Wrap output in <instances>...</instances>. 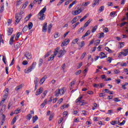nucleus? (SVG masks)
<instances>
[{
  "instance_id": "nucleus-39",
  "label": "nucleus",
  "mask_w": 128,
  "mask_h": 128,
  "mask_svg": "<svg viewBox=\"0 0 128 128\" xmlns=\"http://www.w3.org/2000/svg\"><path fill=\"white\" fill-rule=\"evenodd\" d=\"M68 106H70V104H64L63 106H62L60 108L61 110H64V108H68Z\"/></svg>"
},
{
  "instance_id": "nucleus-50",
  "label": "nucleus",
  "mask_w": 128,
  "mask_h": 128,
  "mask_svg": "<svg viewBox=\"0 0 128 128\" xmlns=\"http://www.w3.org/2000/svg\"><path fill=\"white\" fill-rule=\"evenodd\" d=\"M120 72V71L118 70H114V74H118Z\"/></svg>"
},
{
  "instance_id": "nucleus-43",
  "label": "nucleus",
  "mask_w": 128,
  "mask_h": 128,
  "mask_svg": "<svg viewBox=\"0 0 128 128\" xmlns=\"http://www.w3.org/2000/svg\"><path fill=\"white\" fill-rule=\"evenodd\" d=\"M79 40H80V38H75V39H74V40H72V43L74 44H76V42H78Z\"/></svg>"
},
{
  "instance_id": "nucleus-22",
  "label": "nucleus",
  "mask_w": 128,
  "mask_h": 128,
  "mask_svg": "<svg viewBox=\"0 0 128 128\" xmlns=\"http://www.w3.org/2000/svg\"><path fill=\"white\" fill-rule=\"evenodd\" d=\"M28 30H32V26H34V24H32V22H30L28 24Z\"/></svg>"
},
{
  "instance_id": "nucleus-62",
  "label": "nucleus",
  "mask_w": 128,
  "mask_h": 128,
  "mask_svg": "<svg viewBox=\"0 0 128 128\" xmlns=\"http://www.w3.org/2000/svg\"><path fill=\"white\" fill-rule=\"evenodd\" d=\"M30 16H32L31 14H29L28 16L26 17L25 20H28L30 18Z\"/></svg>"
},
{
  "instance_id": "nucleus-48",
  "label": "nucleus",
  "mask_w": 128,
  "mask_h": 128,
  "mask_svg": "<svg viewBox=\"0 0 128 128\" xmlns=\"http://www.w3.org/2000/svg\"><path fill=\"white\" fill-rule=\"evenodd\" d=\"M114 102H120V100L119 98H116L114 99Z\"/></svg>"
},
{
  "instance_id": "nucleus-27",
  "label": "nucleus",
  "mask_w": 128,
  "mask_h": 128,
  "mask_svg": "<svg viewBox=\"0 0 128 128\" xmlns=\"http://www.w3.org/2000/svg\"><path fill=\"white\" fill-rule=\"evenodd\" d=\"M90 4V2L88 1L86 2H83L82 6H88Z\"/></svg>"
},
{
  "instance_id": "nucleus-9",
  "label": "nucleus",
  "mask_w": 128,
  "mask_h": 128,
  "mask_svg": "<svg viewBox=\"0 0 128 128\" xmlns=\"http://www.w3.org/2000/svg\"><path fill=\"white\" fill-rule=\"evenodd\" d=\"M14 32V28H8L7 29L8 36H12Z\"/></svg>"
},
{
  "instance_id": "nucleus-59",
  "label": "nucleus",
  "mask_w": 128,
  "mask_h": 128,
  "mask_svg": "<svg viewBox=\"0 0 128 128\" xmlns=\"http://www.w3.org/2000/svg\"><path fill=\"white\" fill-rule=\"evenodd\" d=\"M105 50L108 52H112V50L110 49L108 47H106Z\"/></svg>"
},
{
  "instance_id": "nucleus-3",
  "label": "nucleus",
  "mask_w": 128,
  "mask_h": 128,
  "mask_svg": "<svg viewBox=\"0 0 128 128\" xmlns=\"http://www.w3.org/2000/svg\"><path fill=\"white\" fill-rule=\"evenodd\" d=\"M60 47H57L54 52V54L52 55L48 58V60H54V57L58 56V52L60 50Z\"/></svg>"
},
{
  "instance_id": "nucleus-15",
  "label": "nucleus",
  "mask_w": 128,
  "mask_h": 128,
  "mask_svg": "<svg viewBox=\"0 0 128 128\" xmlns=\"http://www.w3.org/2000/svg\"><path fill=\"white\" fill-rule=\"evenodd\" d=\"M100 4V0H94L93 1L92 7L94 8L96 6H98Z\"/></svg>"
},
{
  "instance_id": "nucleus-31",
  "label": "nucleus",
  "mask_w": 128,
  "mask_h": 128,
  "mask_svg": "<svg viewBox=\"0 0 128 128\" xmlns=\"http://www.w3.org/2000/svg\"><path fill=\"white\" fill-rule=\"evenodd\" d=\"M112 126H114V124H120V121H116V120H112L110 122Z\"/></svg>"
},
{
  "instance_id": "nucleus-38",
  "label": "nucleus",
  "mask_w": 128,
  "mask_h": 128,
  "mask_svg": "<svg viewBox=\"0 0 128 128\" xmlns=\"http://www.w3.org/2000/svg\"><path fill=\"white\" fill-rule=\"evenodd\" d=\"M32 118V115H30V114H28L27 115L26 118L28 120H30Z\"/></svg>"
},
{
  "instance_id": "nucleus-35",
  "label": "nucleus",
  "mask_w": 128,
  "mask_h": 128,
  "mask_svg": "<svg viewBox=\"0 0 128 128\" xmlns=\"http://www.w3.org/2000/svg\"><path fill=\"white\" fill-rule=\"evenodd\" d=\"M76 4V0L74 1L71 4L69 5L68 8H72V6H74V4Z\"/></svg>"
},
{
  "instance_id": "nucleus-25",
  "label": "nucleus",
  "mask_w": 128,
  "mask_h": 128,
  "mask_svg": "<svg viewBox=\"0 0 128 128\" xmlns=\"http://www.w3.org/2000/svg\"><path fill=\"white\" fill-rule=\"evenodd\" d=\"M22 34V32H18L17 34L16 35V36L15 37V40H18V38H20V36Z\"/></svg>"
},
{
  "instance_id": "nucleus-33",
  "label": "nucleus",
  "mask_w": 128,
  "mask_h": 128,
  "mask_svg": "<svg viewBox=\"0 0 128 128\" xmlns=\"http://www.w3.org/2000/svg\"><path fill=\"white\" fill-rule=\"evenodd\" d=\"M38 82H40V80L38 78H35V80H34V84L35 85L38 84Z\"/></svg>"
},
{
  "instance_id": "nucleus-60",
  "label": "nucleus",
  "mask_w": 128,
  "mask_h": 128,
  "mask_svg": "<svg viewBox=\"0 0 128 128\" xmlns=\"http://www.w3.org/2000/svg\"><path fill=\"white\" fill-rule=\"evenodd\" d=\"M16 122V117H15L12 119V124H14Z\"/></svg>"
},
{
  "instance_id": "nucleus-34",
  "label": "nucleus",
  "mask_w": 128,
  "mask_h": 128,
  "mask_svg": "<svg viewBox=\"0 0 128 128\" xmlns=\"http://www.w3.org/2000/svg\"><path fill=\"white\" fill-rule=\"evenodd\" d=\"M37 120H38V116H33V118H32L33 124H34V122H36Z\"/></svg>"
},
{
  "instance_id": "nucleus-20",
  "label": "nucleus",
  "mask_w": 128,
  "mask_h": 128,
  "mask_svg": "<svg viewBox=\"0 0 128 128\" xmlns=\"http://www.w3.org/2000/svg\"><path fill=\"white\" fill-rule=\"evenodd\" d=\"M28 2L26 1L22 6L21 10H24L28 6Z\"/></svg>"
},
{
  "instance_id": "nucleus-46",
  "label": "nucleus",
  "mask_w": 128,
  "mask_h": 128,
  "mask_svg": "<svg viewBox=\"0 0 128 128\" xmlns=\"http://www.w3.org/2000/svg\"><path fill=\"white\" fill-rule=\"evenodd\" d=\"M28 30V26H26L23 28L22 30H23L24 32H26V30Z\"/></svg>"
},
{
  "instance_id": "nucleus-41",
  "label": "nucleus",
  "mask_w": 128,
  "mask_h": 128,
  "mask_svg": "<svg viewBox=\"0 0 128 128\" xmlns=\"http://www.w3.org/2000/svg\"><path fill=\"white\" fill-rule=\"evenodd\" d=\"M42 62H44V60H42V58H40L38 62L39 66H42Z\"/></svg>"
},
{
  "instance_id": "nucleus-17",
  "label": "nucleus",
  "mask_w": 128,
  "mask_h": 128,
  "mask_svg": "<svg viewBox=\"0 0 128 128\" xmlns=\"http://www.w3.org/2000/svg\"><path fill=\"white\" fill-rule=\"evenodd\" d=\"M0 118H1L2 119V124H4V118H6V116H4V114H1L0 115Z\"/></svg>"
},
{
  "instance_id": "nucleus-64",
  "label": "nucleus",
  "mask_w": 128,
  "mask_h": 128,
  "mask_svg": "<svg viewBox=\"0 0 128 128\" xmlns=\"http://www.w3.org/2000/svg\"><path fill=\"white\" fill-rule=\"evenodd\" d=\"M50 54V51L47 52V54L45 55L44 58H48Z\"/></svg>"
},
{
  "instance_id": "nucleus-37",
  "label": "nucleus",
  "mask_w": 128,
  "mask_h": 128,
  "mask_svg": "<svg viewBox=\"0 0 128 128\" xmlns=\"http://www.w3.org/2000/svg\"><path fill=\"white\" fill-rule=\"evenodd\" d=\"M78 19L77 17H75L71 21V24H76V20Z\"/></svg>"
},
{
  "instance_id": "nucleus-51",
  "label": "nucleus",
  "mask_w": 128,
  "mask_h": 128,
  "mask_svg": "<svg viewBox=\"0 0 128 128\" xmlns=\"http://www.w3.org/2000/svg\"><path fill=\"white\" fill-rule=\"evenodd\" d=\"M107 60H108V62H109V64H110V62H112V58L108 57L107 58Z\"/></svg>"
},
{
  "instance_id": "nucleus-2",
  "label": "nucleus",
  "mask_w": 128,
  "mask_h": 128,
  "mask_svg": "<svg viewBox=\"0 0 128 128\" xmlns=\"http://www.w3.org/2000/svg\"><path fill=\"white\" fill-rule=\"evenodd\" d=\"M64 92H66V90L64 88H62L56 90L54 92V94L56 96H62Z\"/></svg>"
},
{
  "instance_id": "nucleus-55",
  "label": "nucleus",
  "mask_w": 128,
  "mask_h": 128,
  "mask_svg": "<svg viewBox=\"0 0 128 128\" xmlns=\"http://www.w3.org/2000/svg\"><path fill=\"white\" fill-rule=\"evenodd\" d=\"M46 94H48V90H47L44 91V92L42 94V96H43V98H44V96H46Z\"/></svg>"
},
{
  "instance_id": "nucleus-49",
  "label": "nucleus",
  "mask_w": 128,
  "mask_h": 128,
  "mask_svg": "<svg viewBox=\"0 0 128 128\" xmlns=\"http://www.w3.org/2000/svg\"><path fill=\"white\" fill-rule=\"evenodd\" d=\"M20 44H18L14 45V48L16 50H18V48H20Z\"/></svg>"
},
{
  "instance_id": "nucleus-23",
  "label": "nucleus",
  "mask_w": 128,
  "mask_h": 128,
  "mask_svg": "<svg viewBox=\"0 0 128 128\" xmlns=\"http://www.w3.org/2000/svg\"><path fill=\"white\" fill-rule=\"evenodd\" d=\"M32 68L30 67L28 70L26 69L24 70V72L26 74H28V72H30L32 70Z\"/></svg>"
},
{
  "instance_id": "nucleus-19",
  "label": "nucleus",
  "mask_w": 128,
  "mask_h": 128,
  "mask_svg": "<svg viewBox=\"0 0 128 128\" xmlns=\"http://www.w3.org/2000/svg\"><path fill=\"white\" fill-rule=\"evenodd\" d=\"M90 34V30H88L86 34L82 36V38H86V36H88Z\"/></svg>"
},
{
  "instance_id": "nucleus-21",
  "label": "nucleus",
  "mask_w": 128,
  "mask_h": 128,
  "mask_svg": "<svg viewBox=\"0 0 128 128\" xmlns=\"http://www.w3.org/2000/svg\"><path fill=\"white\" fill-rule=\"evenodd\" d=\"M23 87H24L23 84L19 85L16 88V90H22V88Z\"/></svg>"
},
{
  "instance_id": "nucleus-6",
  "label": "nucleus",
  "mask_w": 128,
  "mask_h": 128,
  "mask_svg": "<svg viewBox=\"0 0 128 128\" xmlns=\"http://www.w3.org/2000/svg\"><path fill=\"white\" fill-rule=\"evenodd\" d=\"M24 56L26 58V60H32V54L30 52H26L24 54Z\"/></svg>"
},
{
  "instance_id": "nucleus-5",
  "label": "nucleus",
  "mask_w": 128,
  "mask_h": 128,
  "mask_svg": "<svg viewBox=\"0 0 128 128\" xmlns=\"http://www.w3.org/2000/svg\"><path fill=\"white\" fill-rule=\"evenodd\" d=\"M128 55V48L126 50H124L122 52L120 53L118 58H120V56H126Z\"/></svg>"
},
{
  "instance_id": "nucleus-54",
  "label": "nucleus",
  "mask_w": 128,
  "mask_h": 128,
  "mask_svg": "<svg viewBox=\"0 0 128 128\" xmlns=\"http://www.w3.org/2000/svg\"><path fill=\"white\" fill-rule=\"evenodd\" d=\"M78 24H80V22H77L76 24H74L72 26L73 28H76V26H78Z\"/></svg>"
},
{
  "instance_id": "nucleus-57",
  "label": "nucleus",
  "mask_w": 128,
  "mask_h": 128,
  "mask_svg": "<svg viewBox=\"0 0 128 128\" xmlns=\"http://www.w3.org/2000/svg\"><path fill=\"white\" fill-rule=\"evenodd\" d=\"M116 66H118V68H120V66H122V62H118L116 64Z\"/></svg>"
},
{
  "instance_id": "nucleus-52",
  "label": "nucleus",
  "mask_w": 128,
  "mask_h": 128,
  "mask_svg": "<svg viewBox=\"0 0 128 128\" xmlns=\"http://www.w3.org/2000/svg\"><path fill=\"white\" fill-rule=\"evenodd\" d=\"M104 32H101L100 33V38H104Z\"/></svg>"
},
{
  "instance_id": "nucleus-12",
  "label": "nucleus",
  "mask_w": 128,
  "mask_h": 128,
  "mask_svg": "<svg viewBox=\"0 0 128 128\" xmlns=\"http://www.w3.org/2000/svg\"><path fill=\"white\" fill-rule=\"evenodd\" d=\"M5 94L3 96V98L2 100H6V98H8V89H6V90L4 91Z\"/></svg>"
},
{
  "instance_id": "nucleus-44",
  "label": "nucleus",
  "mask_w": 128,
  "mask_h": 128,
  "mask_svg": "<svg viewBox=\"0 0 128 128\" xmlns=\"http://www.w3.org/2000/svg\"><path fill=\"white\" fill-rule=\"evenodd\" d=\"M100 40H96L95 41L94 44L95 46H98V44H100Z\"/></svg>"
},
{
  "instance_id": "nucleus-29",
  "label": "nucleus",
  "mask_w": 128,
  "mask_h": 128,
  "mask_svg": "<svg viewBox=\"0 0 128 128\" xmlns=\"http://www.w3.org/2000/svg\"><path fill=\"white\" fill-rule=\"evenodd\" d=\"M94 88H102V84H94Z\"/></svg>"
},
{
  "instance_id": "nucleus-56",
  "label": "nucleus",
  "mask_w": 128,
  "mask_h": 128,
  "mask_svg": "<svg viewBox=\"0 0 128 128\" xmlns=\"http://www.w3.org/2000/svg\"><path fill=\"white\" fill-rule=\"evenodd\" d=\"M63 100H64V98H61L59 100H58L57 104H62V102Z\"/></svg>"
},
{
  "instance_id": "nucleus-61",
  "label": "nucleus",
  "mask_w": 128,
  "mask_h": 128,
  "mask_svg": "<svg viewBox=\"0 0 128 128\" xmlns=\"http://www.w3.org/2000/svg\"><path fill=\"white\" fill-rule=\"evenodd\" d=\"M66 64H64L62 66L61 68L63 70H66Z\"/></svg>"
},
{
  "instance_id": "nucleus-63",
  "label": "nucleus",
  "mask_w": 128,
  "mask_h": 128,
  "mask_svg": "<svg viewBox=\"0 0 128 128\" xmlns=\"http://www.w3.org/2000/svg\"><path fill=\"white\" fill-rule=\"evenodd\" d=\"M114 14H116V12H110V16H112L113 18H114Z\"/></svg>"
},
{
  "instance_id": "nucleus-58",
  "label": "nucleus",
  "mask_w": 128,
  "mask_h": 128,
  "mask_svg": "<svg viewBox=\"0 0 128 128\" xmlns=\"http://www.w3.org/2000/svg\"><path fill=\"white\" fill-rule=\"evenodd\" d=\"M4 6H2L0 9V12H4Z\"/></svg>"
},
{
  "instance_id": "nucleus-36",
  "label": "nucleus",
  "mask_w": 128,
  "mask_h": 128,
  "mask_svg": "<svg viewBox=\"0 0 128 128\" xmlns=\"http://www.w3.org/2000/svg\"><path fill=\"white\" fill-rule=\"evenodd\" d=\"M90 24V20H88V22H86L84 24V26H83V28H86L87 26H88V25Z\"/></svg>"
},
{
  "instance_id": "nucleus-18",
  "label": "nucleus",
  "mask_w": 128,
  "mask_h": 128,
  "mask_svg": "<svg viewBox=\"0 0 128 128\" xmlns=\"http://www.w3.org/2000/svg\"><path fill=\"white\" fill-rule=\"evenodd\" d=\"M48 24H46L45 25H44L42 27V31L43 32H46V30H48Z\"/></svg>"
},
{
  "instance_id": "nucleus-42",
  "label": "nucleus",
  "mask_w": 128,
  "mask_h": 128,
  "mask_svg": "<svg viewBox=\"0 0 128 128\" xmlns=\"http://www.w3.org/2000/svg\"><path fill=\"white\" fill-rule=\"evenodd\" d=\"M100 12H104V6H101L100 8L98 9Z\"/></svg>"
},
{
  "instance_id": "nucleus-40",
  "label": "nucleus",
  "mask_w": 128,
  "mask_h": 128,
  "mask_svg": "<svg viewBox=\"0 0 128 128\" xmlns=\"http://www.w3.org/2000/svg\"><path fill=\"white\" fill-rule=\"evenodd\" d=\"M86 56V52H84V53H82V55L81 56L80 58V60H84V56Z\"/></svg>"
},
{
  "instance_id": "nucleus-10",
  "label": "nucleus",
  "mask_w": 128,
  "mask_h": 128,
  "mask_svg": "<svg viewBox=\"0 0 128 128\" xmlns=\"http://www.w3.org/2000/svg\"><path fill=\"white\" fill-rule=\"evenodd\" d=\"M14 36H16V35L14 34H12V35L10 41H9V44H10L12 46V44H14Z\"/></svg>"
},
{
  "instance_id": "nucleus-53",
  "label": "nucleus",
  "mask_w": 128,
  "mask_h": 128,
  "mask_svg": "<svg viewBox=\"0 0 128 128\" xmlns=\"http://www.w3.org/2000/svg\"><path fill=\"white\" fill-rule=\"evenodd\" d=\"M28 64V62L26 60H24L22 62V64H23V66H26Z\"/></svg>"
},
{
  "instance_id": "nucleus-47",
  "label": "nucleus",
  "mask_w": 128,
  "mask_h": 128,
  "mask_svg": "<svg viewBox=\"0 0 128 128\" xmlns=\"http://www.w3.org/2000/svg\"><path fill=\"white\" fill-rule=\"evenodd\" d=\"M84 46V41H82L81 42V44L80 45H79V48H79V50H80V48H82Z\"/></svg>"
},
{
  "instance_id": "nucleus-24",
  "label": "nucleus",
  "mask_w": 128,
  "mask_h": 128,
  "mask_svg": "<svg viewBox=\"0 0 128 128\" xmlns=\"http://www.w3.org/2000/svg\"><path fill=\"white\" fill-rule=\"evenodd\" d=\"M74 84H76V81H72L70 83V90H72V86H74Z\"/></svg>"
},
{
  "instance_id": "nucleus-28",
  "label": "nucleus",
  "mask_w": 128,
  "mask_h": 128,
  "mask_svg": "<svg viewBox=\"0 0 128 128\" xmlns=\"http://www.w3.org/2000/svg\"><path fill=\"white\" fill-rule=\"evenodd\" d=\"M36 62H33L30 67L34 70L36 68Z\"/></svg>"
},
{
  "instance_id": "nucleus-30",
  "label": "nucleus",
  "mask_w": 128,
  "mask_h": 128,
  "mask_svg": "<svg viewBox=\"0 0 128 128\" xmlns=\"http://www.w3.org/2000/svg\"><path fill=\"white\" fill-rule=\"evenodd\" d=\"M100 58H106V54L102 52H101L100 54Z\"/></svg>"
},
{
  "instance_id": "nucleus-11",
  "label": "nucleus",
  "mask_w": 128,
  "mask_h": 128,
  "mask_svg": "<svg viewBox=\"0 0 128 128\" xmlns=\"http://www.w3.org/2000/svg\"><path fill=\"white\" fill-rule=\"evenodd\" d=\"M42 92H44V88L42 87L40 88L38 91L36 92V96H39L40 94H42Z\"/></svg>"
},
{
  "instance_id": "nucleus-45",
  "label": "nucleus",
  "mask_w": 128,
  "mask_h": 128,
  "mask_svg": "<svg viewBox=\"0 0 128 128\" xmlns=\"http://www.w3.org/2000/svg\"><path fill=\"white\" fill-rule=\"evenodd\" d=\"M98 30V26H95L92 29V32H94Z\"/></svg>"
},
{
  "instance_id": "nucleus-14",
  "label": "nucleus",
  "mask_w": 128,
  "mask_h": 128,
  "mask_svg": "<svg viewBox=\"0 0 128 128\" xmlns=\"http://www.w3.org/2000/svg\"><path fill=\"white\" fill-rule=\"evenodd\" d=\"M46 78H48V76H44L42 78L40 82V84H42L46 82Z\"/></svg>"
},
{
  "instance_id": "nucleus-32",
  "label": "nucleus",
  "mask_w": 128,
  "mask_h": 128,
  "mask_svg": "<svg viewBox=\"0 0 128 128\" xmlns=\"http://www.w3.org/2000/svg\"><path fill=\"white\" fill-rule=\"evenodd\" d=\"M52 24H50L48 26V34H50V30H52Z\"/></svg>"
},
{
  "instance_id": "nucleus-4",
  "label": "nucleus",
  "mask_w": 128,
  "mask_h": 128,
  "mask_svg": "<svg viewBox=\"0 0 128 128\" xmlns=\"http://www.w3.org/2000/svg\"><path fill=\"white\" fill-rule=\"evenodd\" d=\"M82 12V10L81 8H78L77 10L72 11V16H78V14H80Z\"/></svg>"
},
{
  "instance_id": "nucleus-26",
  "label": "nucleus",
  "mask_w": 128,
  "mask_h": 128,
  "mask_svg": "<svg viewBox=\"0 0 128 128\" xmlns=\"http://www.w3.org/2000/svg\"><path fill=\"white\" fill-rule=\"evenodd\" d=\"M84 27H81L78 30V32H79V34H82L84 32Z\"/></svg>"
},
{
  "instance_id": "nucleus-16",
  "label": "nucleus",
  "mask_w": 128,
  "mask_h": 128,
  "mask_svg": "<svg viewBox=\"0 0 128 128\" xmlns=\"http://www.w3.org/2000/svg\"><path fill=\"white\" fill-rule=\"evenodd\" d=\"M48 104V99H46L44 102L40 104V107L42 108H44V106Z\"/></svg>"
},
{
  "instance_id": "nucleus-7",
  "label": "nucleus",
  "mask_w": 128,
  "mask_h": 128,
  "mask_svg": "<svg viewBox=\"0 0 128 128\" xmlns=\"http://www.w3.org/2000/svg\"><path fill=\"white\" fill-rule=\"evenodd\" d=\"M66 52V50H60L59 52H58V58H62L65 54Z\"/></svg>"
},
{
  "instance_id": "nucleus-1",
  "label": "nucleus",
  "mask_w": 128,
  "mask_h": 128,
  "mask_svg": "<svg viewBox=\"0 0 128 128\" xmlns=\"http://www.w3.org/2000/svg\"><path fill=\"white\" fill-rule=\"evenodd\" d=\"M46 6H44L38 13V16L39 18V20H44L46 18V16L44 12H46Z\"/></svg>"
},
{
  "instance_id": "nucleus-8",
  "label": "nucleus",
  "mask_w": 128,
  "mask_h": 128,
  "mask_svg": "<svg viewBox=\"0 0 128 128\" xmlns=\"http://www.w3.org/2000/svg\"><path fill=\"white\" fill-rule=\"evenodd\" d=\"M16 24H18L20 22V20H22V17L20 16V14H16Z\"/></svg>"
},
{
  "instance_id": "nucleus-13",
  "label": "nucleus",
  "mask_w": 128,
  "mask_h": 128,
  "mask_svg": "<svg viewBox=\"0 0 128 128\" xmlns=\"http://www.w3.org/2000/svg\"><path fill=\"white\" fill-rule=\"evenodd\" d=\"M70 43V40H65L61 44V46H68Z\"/></svg>"
}]
</instances>
